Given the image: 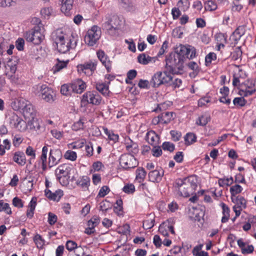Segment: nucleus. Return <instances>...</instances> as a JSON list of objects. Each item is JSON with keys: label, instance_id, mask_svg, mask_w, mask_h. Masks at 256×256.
Returning <instances> with one entry per match:
<instances>
[{"label": "nucleus", "instance_id": "8fccbe9b", "mask_svg": "<svg viewBox=\"0 0 256 256\" xmlns=\"http://www.w3.org/2000/svg\"><path fill=\"white\" fill-rule=\"evenodd\" d=\"M188 68L193 70L192 74L195 76L197 75L200 70V68L197 63L194 62H191L188 64Z\"/></svg>", "mask_w": 256, "mask_h": 256}, {"label": "nucleus", "instance_id": "f03ea898", "mask_svg": "<svg viewBox=\"0 0 256 256\" xmlns=\"http://www.w3.org/2000/svg\"><path fill=\"white\" fill-rule=\"evenodd\" d=\"M52 46L58 48H75L77 46L78 36L72 34L68 39V36L65 30L59 28L54 31L51 36Z\"/></svg>", "mask_w": 256, "mask_h": 256}, {"label": "nucleus", "instance_id": "473e14b6", "mask_svg": "<svg viewBox=\"0 0 256 256\" xmlns=\"http://www.w3.org/2000/svg\"><path fill=\"white\" fill-rule=\"evenodd\" d=\"M210 120V116L208 114L204 113L199 116L196 121V124L200 126H206Z\"/></svg>", "mask_w": 256, "mask_h": 256}, {"label": "nucleus", "instance_id": "1a4fd4ad", "mask_svg": "<svg viewBox=\"0 0 256 256\" xmlns=\"http://www.w3.org/2000/svg\"><path fill=\"white\" fill-rule=\"evenodd\" d=\"M97 61L90 60L84 64H78L77 66L78 71L80 74H84L87 76H92L96 70Z\"/></svg>", "mask_w": 256, "mask_h": 256}, {"label": "nucleus", "instance_id": "0e129e2a", "mask_svg": "<svg viewBox=\"0 0 256 256\" xmlns=\"http://www.w3.org/2000/svg\"><path fill=\"white\" fill-rule=\"evenodd\" d=\"M0 211L4 212L7 214H11V209L8 203L0 202Z\"/></svg>", "mask_w": 256, "mask_h": 256}, {"label": "nucleus", "instance_id": "7c9ffc66", "mask_svg": "<svg viewBox=\"0 0 256 256\" xmlns=\"http://www.w3.org/2000/svg\"><path fill=\"white\" fill-rule=\"evenodd\" d=\"M57 63L55 64V65L52 67V71L53 74H56L57 72H60L62 68H66L68 64L69 60H60L58 58L56 59Z\"/></svg>", "mask_w": 256, "mask_h": 256}, {"label": "nucleus", "instance_id": "c85d7f7f", "mask_svg": "<svg viewBox=\"0 0 256 256\" xmlns=\"http://www.w3.org/2000/svg\"><path fill=\"white\" fill-rule=\"evenodd\" d=\"M72 84L75 93L81 94L86 88V83L80 79H78Z\"/></svg>", "mask_w": 256, "mask_h": 256}, {"label": "nucleus", "instance_id": "72a5a7b5", "mask_svg": "<svg viewBox=\"0 0 256 256\" xmlns=\"http://www.w3.org/2000/svg\"><path fill=\"white\" fill-rule=\"evenodd\" d=\"M246 76L245 72L242 70H239L238 73H236L234 75L232 84L236 86L240 85V78H244Z\"/></svg>", "mask_w": 256, "mask_h": 256}, {"label": "nucleus", "instance_id": "37998d69", "mask_svg": "<svg viewBox=\"0 0 256 256\" xmlns=\"http://www.w3.org/2000/svg\"><path fill=\"white\" fill-rule=\"evenodd\" d=\"M216 60V55L215 53L210 52L205 57V64L206 66H210L212 61Z\"/></svg>", "mask_w": 256, "mask_h": 256}, {"label": "nucleus", "instance_id": "393cba45", "mask_svg": "<svg viewBox=\"0 0 256 256\" xmlns=\"http://www.w3.org/2000/svg\"><path fill=\"white\" fill-rule=\"evenodd\" d=\"M70 166L66 164H62L56 170V177L70 176Z\"/></svg>", "mask_w": 256, "mask_h": 256}, {"label": "nucleus", "instance_id": "4be33fe9", "mask_svg": "<svg viewBox=\"0 0 256 256\" xmlns=\"http://www.w3.org/2000/svg\"><path fill=\"white\" fill-rule=\"evenodd\" d=\"M98 57L102 63L105 66L108 71L111 68L110 60L108 56L105 54L104 51L100 50L96 52Z\"/></svg>", "mask_w": 256, "mask_h": 256}, {"label": "nucleus", "instance_id": "4468645a", "mask_svg": "<svg viewBox=\"0 0 256 256\" xmlns=\"http://www.w3.org/2000/svg\"><path fill=\"white\" fill-rule=\"evenodd\" d=\"M232 201L235 203L233 206V210L236 214V216L240 214L241 211L246 207V200L242 196H238L236 197L235 199L232 198Z\"/></svg>", "mask_w": 256, "mask_h": 256}, {"label": "nucleus", "instance_id": "13d9d810", "mask_svg": "<svg viewBox=\"0 0 256 256\" xmlns=\"http://www.w3.org/2000/svg\"><path fill=\"white\" fill-rule=\"evenodd\" d=\"M246 102V101L243 97L236 98L233 100V104L234 106L240 107L244 106Z\"/></svg>", "mask_w": 256, "mask_h": 256}, {"label": "nucleus", "instance_id": "20e7f679", "mask_svg": "<svg viewBox=\"0 0 256 256\" xmlns=\"http://www.w3.org/2000/svg\"><path fill=\"white\" fill-rule=\"evenodd\" d=\"M174 186L180 196L187 198L194 192L198 186L196 182L188 178L176 180Z\"/></svg>", "mask_w": 256, "mask_h": 256}, {"label": "nucleus", "instance_id": "c756f323", "mask_svg": "<svg viewBox=\"0 0 256 256\" xmlns=\"http://www.w3.org/2000/svg\"><path fill=\"white\" fill-rule=\"evenodd\" d=\"M36 198L33 197L28 204V209L26 212V216L29 218H32L34 216V211L36 206Z\"/></svg>", "mask_w": 256, "mask_h": 256}, {"label": "nucleus", "instance_id": "9b49d317", "mask_svg": "<svg viewBox=\"0 0 256 256\" xmlns=\"http://www.w3.org/2000/svg\"><path fill=\"white\" fill-rule=\"evenodd\" d=\"M39 87V96H41L42 98L48 102H53L54 100L53 90L46 84H42Z\"/></svg>", "mask_w": 256, "mask_h": 256}, {"label": "nucleus", "instance_id": "c9c22d12", "mask_svg": "<svg viewBox=\"0 0 256 256\" xmlns=\"http://www.w3.org/2000/svg\"><path fill=\"white\" fill-rule=\"evenodd\" d=\"M172 112H166L158 115L161 124H166L170 122L172 118Z\"/></svg>", "mask_w": 256, "mask_h": 256}, {"label": "nucleus", "instance_id": "3c124183", "mask_svg": "<svg viewBox=\"0 0 256 256\" xmlns=\"http://www.w3.org/2000/svg\"><path fill=\"white\" fill-rule=\"evenodd\" d=\"M178 7L183 11L187 10L190 6L188 0H180L178 3Z\"/></svg>", "mask_w": 256, "mask_h": 256}, {"label": "nucleus", "instance_id": "b1692460", "mask_svg": "<svg viewBox=\"0 0 256 256\" xmlns=\"http://www.w3.org/2000/svg\"><path fill=\"white\" fill-rule=\"evenodd\" d=\"M12 160L20 166H24L26 162L24 154L20 151H18L14 154Z\"/></svg>", "mask_w": 256, "mask_h": 256}, {"label": "nucleus", "instance_id": "6e6552de", "mask_svg": "<svg viewBox=\"0 0 256 256\" xmlns=\"http://www.w3.org/2000/svg\"><path fill=\"white\" fill-rule=\"evenodd\" d=\"M119 161L120 166L126 170L134 168L138 165V162L134 156L128 154L121 155Z\"/></svg>", "mask_w": 256, "mask_h": 256}, {"label": "nucleus", "instance_id": "bf43d9fd", "mask_svg": "<svg viewBox=\"0 0 256 256\" xmlns=\"http://www.w3.org/2000/svg\"><path fill=\"white\" fill-rule=\"evenodd\" d=\"M100 222V218L98 216H94L88 222V226H92V227L97 226Z\"/></svg>", "mask_w": 256, "mask_h": 256}, {"label": "nucleus", "instance_id": "6e6d98bb", "mask_svg": "<svg viewBox=\"0 0 256 256\" xmlns=\"http://www.w3.org/2000/svg\"><path fill=\"white\" fill-rule=\"evenodd\" d=\"M84 126V120L80 118V120L74 122L72 126L73 130L77 131L78 130L83 129Z\"/></svg>", "mask_w": 256, "mask_h": 256}, {"label": "nucleus", "instance_id": "a18cd8bd", "mask_svg": "<svg viewBox=\"0 0 256 256\" xmlns=\"http://www.w3.org/2000/svg\"><path fill=\"white\" fill-rule=\"evenodd\" d=\"M204 8L206 10L214 11L217 8V4L213 0H208L204 3Z\"/></svg>", "mask_w": 256, "mask_h": 256}, {"label": "nucleus", "instance_id": "7ed1b4c3", "mask_svg": "<svg viewBox=\"0 0 256 256\" xmlns=\"http://www.w3.org/2000/svg\"><path fill=\"white\" fill-rule=\"evenodd\" d=\"M245 32L246 28L244 26H239L230 35L228 42L226 40V38L224 34H216L214 36L216 46L218 48H223L225 46V44H227L226 46L234 48L236 46L238 41L244 35Z\"/></svg>", "mask_w": 256, "mask_h": 256}, {"label": "nucleus", "instance_id": "5fc2aeb1", "mask_svg": "<svg viewBox=\"0 0 256 256\" xmlns=\"http://www.w3.org/2000/svg\"><path fill=\"white\" fill-rule=\"evenodd\" d=\"M162 148L164 150L172 152L174 150V145L170 142H165L162 144Z\"/></svg>", "mask_w": 256, "mask_h": 256}, {"label": "nucleus", "instance_id": "a19ab883", "mask_svg": "<svg viewBox=\"0 0 256 256\" xmlns=\"http://www.w3.org/2000/svg\"><path fill=\"white\" fill-rule=\"evenodd\" d=\"M136 179L141 182L144 181L146 174V172L143 168L140 167L136 170Z\"/></svg>", "mask_w": 256, "mask_h": 256}, {"label": "nucleus", "instance_id": "de8ad7c7", "mask_svg": "<svg viewBox=\"0 0 256 256\" xmlns=\"http://www.w3.org/2000/svg\"><path fill=\"white\" fill-rule=\"evenodd\" d=\"M34 241L38 248H42L44 244V240L39 234L35 235L34 238Z\"/></svg>", "mask_w": 256, "mask_h": 256}, {"label": "nucleus", "instance_id": "4d7b16f0", "mask_svg": "<svg viewBox=\"0 0 256 256\" xmlns=\"http://www.w3.org/2000/svg\"><path fill=\"white\" fill-rule=\"evenodd\" d=\"M122 190L128 194H133L135 192V186L132 184H128L124 186Z\"/></svg>", "mask_w": 256, "mask_h": 256}, {"label": "nucleus", "instance_id": "e2e57ef3", "mask_svg": "<svg viewBox=\"0 0 256 256\" xmlns=\"http://www.w3.org/2000/svg\"><path fill=\"white\" fill-rule=\"evenodd\" d=\"M110 191V188L106 186H102L100 190L98 196L103 198L108 194Z\"/></svg>", "mask_w": 256, "mask_h": 256}, {"label": "nucleus", "instance_id": "f8f14e48", "mask_svg": "<svg viewBox=\"0 0 256 256\" xmlns=\"http://www.w3.org/2000/svg\"><path fill=\"white\" fill-rule=\"evenodd\" d=\"M62 156V152L60 149L53 148L50 150L48 158V164L50 168L58 164Z\"/></svg>", "mask_w": 256, "mask_h": 256}, {"label": "nucleus", "instance_id": "0eeeda50", "mask_svg": "<svg viewBox=\"0 0 256 256\" xmlns=\"http://www.w3.org/2000/svg\"><path fill=\"white\" fill-rule=\"evenodd\" d=\"M26 40L32 42L36 45L40 44L44 38V36L42 34V28L39 26L34 27L31 32H26Z\"/></svg>", "mask_w": 256, "mask_h": 256}, {"label": "nucleus", "instance_id": "a878e982", "mask_svg": "<svg viewBox=\"0 0 256 256\" xmlns=\"http://www.w3.org/2000/svg\"><path fill=\"white\" fill-rule=\"evenodd\" d=\"M76 184L84 190H88L90 185V178L86 176H82L77 180Z\"/></svg>", "mask_w": 256, "mask_h": 256}, {"label": "nucleus", "instance_id": "69168bd1", "mask_svg": "<svg viewBox=\"0 0 256 256\" xmlns=\"http://www.w3.org/2000/svg\"><path fill=\"white\" fill-rule=\"evenodd\" d=\"M233 182V178L232 177L230 178L220 179L218 181V183L220 186H230Z\"/></svg>", "mask_w": 256, "mask_h": 256}, {"label": "nucleus", "instance_id": "dca6fc26", "mask_svg": "<svg viewBox=\"0 0 256 256\" xmlns=\"http://www.w3.org/2000/svg\"><path fill=\"white\" fill-rule=\"evenodd\" d=\"M164 174V170L160 168L150 171L148 174L149 180L153 182H159L161 181Z\"/></svg>", "mask_w": 256, "mask_h": 256}, {"label": "nucleus", "instance_id": "58836bf2", "mask_svg": "<svg viewBox=\"0 0 256 256\" xmlns=\"http://www.w3.org/2000/svg\"><path fill=\"white\" fill-rule=\"evenodd\" d=\"M60 92L64 96L70 95L72 92H74L72 84H64L61 86Z\"/></svg>", "mask_w": 256, "mask_h": 256}, {"label": "nucleus", "instance_id": "5701e85b", "mask_svg": "<svg viewBox=\"0 0 256 256\" xmlns=\"http://www.w3.org/2000/svg\"><path fill=\"white\" fill-rule=\"evenodd\" d=\"M146 140L152 146L159 144L160 137L154 130H150L146 133Z\"/></svg>", "mask_w": 256, "mask_h": 256}, {"label": "nucleus", "instance_id": "aec40b11", "mask_svg": "<svg viewBox=\"0 0 256 256\" xmlns=\"http://www.w3.org/2000/svg\"><path fill=\"white\" fill-rule=\"evenodd\" d=\"M126 150L129 152V154L134 156L138 152L139 149L137 143L134 142L130 138H128L126 142Z\"/></svg>", "mask_w": 256, "mask_h": 256}, {"label": "nucleus", "instance_id": "2f4dec72", "mask_svg": "<svg viewBox=\"0 0 256 256\" xmlns=\"http://www.w3.org/2000/svg\"><path fill=\"white\" fill-rule=\"evenodd\" d=\"M61 10L66 14H68L70 10L72 8L74 0H61Z\"/></svg>", "mask_w": 256, "mask_h": 256}, {"label": "nucleus", "instance_id": "ea45409f", "mask_svg": "<svg viewBox=\"0 0 256 256\" xmlns=\"http://www.w3.org/2000/svg\"><path fill=\"white\" fill-rule=\"evenodd\" d=\"M11 143L8 139H5L3 140L2 144H0V155L4 156L6 153V150H10Z\"/></svg>", "mask_w": 256, "mask_h": 256}, {"label": "nucleus", "instance_id": "cd10ccee", "mask_svg": "<svg viewBox=\"0 0 256 256\" xmlns=\"http://www.w3.org/2000/svg\"><path fill=\"white\" fill-rule=\"evenodd\" d=\"M27 101L26 99L22 98H16L12 102L11 106L14 110H22L24 108V106Z\"/></svg>", "mask_w": 256, "mask_h": 256}, {"label": "nucleus", "instance_id": "c03bdc74", "mask_svg": "<svg viewBox=\"0 0 256 256\" xmlns=\"http://www.w3.org/2000/svg\"><path fill=\"white\" fill-rule=\"evenodd\" d=\"M110 208L111 204L108 201L103 200L100 204V210L104 214Z\"/></svg>", "mask_w": 256, "mask_h": 256}, {"label": "nucleus", "instance_id": "412c9836", "mask_svg": "<svg viewBox=\"0 0 256 256\" xmlns=\"http://www.w3.org/2000/svg\"><path fill=\"white\" fill-rule=\"evenodd\" d=\"M157 60L156 56L151 57L144 53L141 54L138 56V62L144 65L150 63H154Z\"/></svg>", "mask_w": 256, "mask_h": 256}, {"label": "nucleus", "instance_id": "2eb2a0df", "mask_svg": "<svg viewBox=\"0 0 256 256\" xmlns=\"http://www.w3.org/2000/svg\"><path fill=\"white\" fill-rule=\"evenodd\" d=\"M10 124L14 128L22 131L25 129V122L18 115L13 114L10 118Z\"/></svg>", "mask_w": 256, "mask_h": 256}, {"label": "nucleus", "instance_id": "9d476101", "mask_svg": "<svg viewBox=\"0 0 256 256\" xmlns=\"http://www.w3.org/2000/svg\"><path fill=\"white\" fill-rule=\"evenodd\" d=\"M256 91L255 84L252 80H247L240 85L239 94L243 96H252Z\"/></svg>", "mask_w": 256, "mask_h": 256}, {"label": "nucleus", "instance_id": "a211bd4d", "mask_svg": "<svg viewBox=\"0 0 256 256\" xmlns=\"http://www.w3.org/2000/svg\"><path fill=\"white\" fill-rule=\"evenodd\" d=\"M120 5L122 8L128 12L134 13L137 10L134 0H120Z\"/></svg>", "mask_w": 256, "mask_h": 256}, {"label": "nucleus", "instance_id": "f257e3e1", "mask_svg": "<svg viewBox=\"0 0 256 256\" xmlns=\"http://www.w3.org/2000/svg\"><path fill=\"white\" fill-rule=\"evenodd\" d=\"M190 49H180L179 51H174L170 54L166 58V68L172 75L178 74L183 70L186 56L184 53L188 54Z\"/></svg>", "mask_w": 256, "mask_h": 256}, {"label": "nucleus", "instance_id": "774afa93", "mask_svg": "<svg viewBox=\"0 0 256 256\" xmlns=\"http://www.w3.org/2000/svg\"><path fill=\"white\" fill-rule=\"evenodd\" d=\"M57 220H58V218H57V216L52 213V212H50L48 214V224L52 226V225H54L57 221Z\"/></svg>", "mask_w": 256, "mask_h": 256}, {"label": "nucleus", "instance_id": "338daca9", "mask_svg": "<svg viewBox=\"0 0 256 256\" xmlns=\"http://www.w3.org/2000/svg\"><path fill=\"white\" fill-rule=\"evenodd\" d=\"M66 246L69 251H72L78 248L77 244L72 240H68Z\"/></svg>", "mask_w": 256, "mask_h": 256}, {"label": "nucleus", "instance_id": "f3484780", "mask_svg": "<svg viewBox=\"0 0 256 256\" xmlns=\"http://www.w3.org/2000/svg\"><path fill=\"white\" fill-rule=\"evenodd\" d=\"M16 65L17 62L16 60L13 61L10 59L8 61L5 67L6 69V74L8 78L12 79L17 69Z\"/></svg>", "mask_w": 256, "mask_h": 256}, {"label": "nucleus", "instance_id": "680f3d73", "mask_svg": "<svg viewBox=\"0 0 256 256\" xmlns=\"http://www.w3.org/2000/svg\"><path fill=\"white\" fill-rule=\"evenodd\" d=\"M153 148L152 150V152L153 156L158 157L162 154V150L160 146L157 145L152 146Z\"/></svg>", "mask_w": 256, "mask_h": 256}, {"label": "nucleus", "instance_id": "864d4df0", "mask_svg": "<svg viewBox=\"0 0 256 256\" xmlns=\"http://www.w3.org/2000/svg\"><path fill=\"white\" fill-rule=\"evenodd\" d=\"M26 154L28 156H30L29 162L31 164L32 160L36 158V150L32 146H28L26 149Z\"/></svg>", "mask_w": 256, "mask_h": 256}, {"label": "nucleus", "instance_id": "09e8293b", "mask_svg": "<svg viewBox=\"0 0 256 256\" xmlns=\"http://www.w3.org/2000/svg\"><path fill=\"white\" fill-rule=\"evenodd\" d=\"M22 110L24 113L30 116L32 115L34 112L33 107L28 101L26 102V103L24 104V108H22Z\"/></svg>", "mask_w": 256, "mask_h": 256}, {"label": "nucleus", "instance_id": "e433bc0d", "mask_svg": "<svg viewBox=\"0 0 256 256\" xmlns=\"http://www.w3.org/2000/svg\"><path fill=\"white\" fill-rule=\"evenodd\" d=\"M48 148L46 146H44L42 148V153L40 158V161L42 162V168L43 170L46 169V159Z\"/></svg>", "mask_w": 256, "mask_h": 256}, {"label": "nucleus", "instance_id": "79ce46f5", "mask_svg": "<svg viewBox=\"0 0 256 256\" xmlns=\"http://www.w3.org/2000/svg\"><path fill=\"white\" fill-rule=\"evenodd\" d=\"M196 136L193 133H188L184 136L186 144L187 145L193 144L196 142Z\"/></svg>", "mask_w": 256, "mask_h": 256}, {"label": "nucleus", "instance_id": "052dcab7", "mask_svg": "<svg viewBox=\"0 0 256 256\" xmlns=\"http://www.w3.org/2000/svg\"><path fill=\"white\" fill-rule=\"evenodd\" d=\"M57 179L59 181L60 183L62 186H67L69 184V180L70 178V176H59L56 177Z\"/></svg>", "mask_w": 256, "mask_h": 256}, {"label": "nucleus", "instance_id": "4c0bfd02", "mask_svg": "<svg viewBox=\"0 0 256 256\" xmlns=\"http://www.w3.org/2000/svg\"><path fill=\"white\" fill-rule=\"evenodd\" d=\"M222 209V218L221 222L222 223L227 222L230 218V210L228 206L225 204L222 203L221 204Z\"/></svg>", "mask_w": 256, "mask_h": 256}, {"label": "nucleus", "instance_id": "ddd939ff", "mask_svg": "<svg viewBox=\"0 0 256 256\" xmlns=\"http://www.w3.org/2000/svg\"><path fill=\"white\" fill-rule=\"evenodd\" d=\"M82 101L95 105H99L102 102V97L96 92H87L82 96Z\"/></svg>", "mask_w": 256, "mask_h": 256}, {"label": "nucleus", "instance_id": "39448f33", "mask_svg": "<svg viewBox=\"0 0 256 256\" xmlns=\"http://www.w3.org/2000/svg\"><path fill=\"white\" fill-rule=\"evenodd\" d=\"M172 74L168 71L158 72L154 74L150 81V84L154 88L162 84L169 83L172 80Z\"/></svg>", "mask_w": 256, "mask_h": 256}, {"label": "nucleus", "instance_id": "bb28decb", "mask_svg": "<svg viewBox=\"0 0 256 256\" xmlns=\"http://www.w3.org/2000/svg\"><path fill=\"white\" fill-rule=\"evenodd\" d=\"M46 196L51 200H58L63 196V192L60 190L52 192L50 190L46 189L44 191Z\"/></svg>", "mask_w": 256, "mask_h": 256}, {"label": "nucleus", "instance_id": "49530a36", "mask_svg": "<svg viewBox=\"0 0 256 256\" xmlns=\"http://www.w3.org/2000/svg\"><path fill=\"white\" fill-rule=\"evenodd\" d=\"M242 190V188L239 184H235L231 186L230 188V192L232 197L233 198L235 196L236 194L240 193Z\"/></svg>", "mask_w": 256, "mask_h": 256}, {"label": "nucleus", "instance_id": "423d86ee", "mask_svg": "<svg viewBox=\"0 0 256 256\" xmlns=\"http://www.w3.org/2000/svg\"><path fill=\"white\" fill-rule=\"evenodd\" d=\"M100 36V28L96 26H94L88 30L84 38V40L88 46H92L96 44Z\"/></svg>", "mask_w": 256, "mask_h": 256}, {"label": "nucleus", "instance_id": "f704fd0d", "mask_svg": "<svg viewBox=\"0 0 256 256\" xmlns=\"http://www.w3.org/2000/svg\"><path fill=\"white\" fill-rule=\"evenodd\" d=\"M96 88L104 96H108L110 92L108 85L104 83L97 82L96 84Z\"/></svg>", "mask_w": 256, "mask_h": 256}, {"label": "nucleus", "instance_id": "6ab92c4d", "mask_svg": "<svg viewBox=\"0 0 256 256\" xmlns=\"http://www.w3.org/2000/svg\"><path fill=\"white\" fill-rule=\"evenodd\" d=\"M237 243L242 253L244 254H251L254 250V247L252 244H248L247 242H244L242 238L238 240Z\"/></svg>", "mask_w": 256, "mask_h": 256}, {"label": "nucleus", "instance_id": "603ef678", "mask_svg": "<svg viewBox=\"0 0 256 256\" xmlns=\"http://www.w3.org/2000/svg\"><path fill=\"white\" fill-rule=\"evenodd\" d=\"M64 157L66 159L74 161L76 160L77 158V154L75 152L68 150L64 154Z\"/></svg>", "mask_w": 256, "mask_h": 256}]
</instances>
